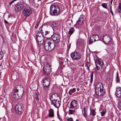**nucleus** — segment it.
<instances>
[{
	"mask_svg": "<svg viewBox=\"0 0 121 121\" xmlns=\"http://www.w3.org/2000/svg\"><path fill=\"white\" fill-rule=\"evenodd\" d=\"M51 66L49 64H47L43 67V73L46 75H49L51 72Z\"/></svg>",
	"mask_w": 121,
	"mask_h": 121,
	"instance_id": "0eeeda50",
	"label": "nucleus"
},
{
	"mask_svg": "<svg viewBox=\"0 0 121 121\" xmlns=\"http://www.w3.org/2000/svg\"><path fill=\"white\" fill-rule=\"evenodd\" d=\"M44 36L40 32H38L36 34V39L38 44L39 46L42 45L43 43Z\"/></svg>",
	"mask_w": 121,
	"mask_h": 121,
	"instance_id": "20e7f679",
	"label": "nucleus"
},
{
	"mask_svg": "<svg viewBox=\"0 0 121 121\" xmlns=\"http://www.w3.org/2000/svg\"><path fill=\"white\" fill-rule=\"evenodd\" d=\"M31 13V9L30 8H26L24 9L23 13L25 16L27 17L30 15Z\"/></svg>",
	"mask_w": 121,
	"mask_h": 121,
	"instance_id": "9d476101",
	"label": "nucleus"
},
{
	"mask_svg": "<svg viewBox=\"0 0 121 121\" xmlns=\"http://www.w3.org/2000/svg\"><path fill=\"white\" fill-rule=\"evenodd\" d=\"M76 121H79V120H78L77 119L76 120Z\"/></svg>",
	"mask_w": 121,
	"mask_h": 121,
	"instance_id": "0e129e2a",
	"label": "nucleus"
},
{
	"mask_svg": "<svg viewBox=\"0 0 121 121\" xmlns=\"http://www.w3.org/2000/svg\"><path fill=\"white\" fill-rule=\"evenodd\" d=\"M4 55V54L3 52H0V60L1 59L3 58Z\"/></svg>",
	"mask_w": 121,
	"mask_h": 121,
	"instance_id": "c9c22d12",
	"label": "nucleus"
},
{
	"mask_svg": "<svg viewBox=\"0 0 121 121\" xmlns=\"http://www.w3.org/2000/svg\"><path fill=\"white\" fill-rule=\"evenodd\" d=\"M102 39L104 41L106 44H108L111 41L110 37L106 36L104 35L103 36Z\"/></svg>",
	"mask_w": 121,
	"mask_h": 121,
	"instance_id": "4468645a",
	"label": "nucleus"
},
{
	"mask_svg": "<svg viewBox=\"0 0 121 121\" xmlns=\"http://www.w3.org/2000/svg\"><path fill=\"white\" fill-rule=\"evenodd\" d=\"M77 102L75 100H73L70 102L69 108L71 109L74 108L77 106Z\"/></svg>",
	"mask_w": 121,
	"mask_h": 121,
	"instance_id": "f8f14e48",
	"label": "nucleus"
},
{
	"mask_svg": "<svg viewBox=\"0 0 121 121\" xmlns=\"http://www.w3.org/2000/svg\"><path fill=\"white\" fill-rule=\"evenodd\" d=\"M96 29L97 30H99L100 29V26H97L96 28Z\"/></svg>",
	"mask_w": 121,
	"mask_h": 121,
	"instance_id": "a18cd8bd",
	"label": "nucleus"
},
{
	"mask_svg": "<svg viewBox=\"0 0 121 121\" xmlns=\"http://www.w3.org/2000/svg\"><path fill=\"white\" fill-rule=\"evenodd\" d=\"M54 94H53V95H52L50 97V99H53V95H54Z\"/></svg>",
	"mask_w": 121,
	"mask_h": 121,
	"instance_id": "603ef678",
	"label": "nucleus"
},
{
	"mask_svg": "<svg viewBox=\"0 0 121 121\" xmlns=\"http://www.w3.org/2000/svg\"><path fill=\"white\" fill-rule=\"evenodd\" d=\"M89 62L88 61H87L86 62V63H85V65L87 67V68H86V69H87L88 70H89V67H88V64Z\"/></svg>",
	"mask_w": 121,
	"mask_h": 121,
	"instance_id": "e433bc0d",
	"label": "nucleus"
},
{
	"mask_svg": "<svg viewBox=\"0 0 121 121\" xmlns=\"http://www.w3.org/2000/svg\"><path fill=\"white\" fill-rule=\"evenodd\" d=\"M113 0H111V2H110L111 5H110L111 6V5H112V2Z\"/></svg>",
	"mask_w": 121,
	"mask_h": 121,
	"instance_id": "864d4df0",
	"label": "nucleus"
},
{
	"mask_svg": "<svg viewBox=\"0 0 121 121\" xmlns=\"http://www.w3.org/2000/svg\"><path fill=\"white\" fill-rule=\"evenodd\" d=\"M58 104H59V105H60V102L59 101H58Z\"/></svg>",
	"mask_w": 121,
	"mask_h": 121,
	"instance_id": "052dcab7",
	"label": "nucleus"
},
{
	"mask_svg": "<svg viewBox=\"0 0 121 121\" xmlns=\"http://www.w3.org/2000/svg\"><path fill=\"white\" fill-rule=\"evenodd\" d=\"M96 112L94 109H93L92 110H91L90 109V115L94 116Z\"/></svg>",
	"mask_w": 121,
	"mask_h": 121,
	"instance_id": "5701e85b",
	"label": "nucleus"
},
{
	"mask_svg": "<svg viewBox=\"0 0 121 121\" xmlns=\"http://www.w3.org/2000/svg\"><path fill=\"white\" fill-rule=\"evenodd\" d=\"M60 37L58 34H53L52 36V38L53 41L56 43H58L60 41Z\"/></svg>",
	"mask_w": 121,
	"mask_h": 121,
	"instance_id": "9b49d317",
	"label": "nucleus"
},
{
	"mask_svg": "<svg viewBox=\"0 0 121 121\" xmlns=\"http://www.w3.org/2000/svg\"><path fill=\"white\" fill-rule=\"evenodd\" d=\"M101 6L104 8L105 9H107V7L106 6L105 3H103L101 4Z\"/></svg>",
	"mask_w": 121,
	"mask_h": 121,
	"instance_id": "4c0bfd02",
	"label": "nucleus"
},
{
	"mask_svg": "<svg viewBox=\"0 0 121 121\" xmlns=\"http://www.w3.org/2000/svg\"><path fill=\"white\" fill-rule=\"evenodd\" d=\"M90 65H91V64H90V63L89 62V64H88V67H89Z\"/></svg>",
	"mask_w": 121,
	"mask_h": 121,
	"instance_id": "4d7b16f0",
	"label": "nucleus"
},
{
	"mask_svg": "<svg viewBox=\"0 0 121 121\" xmlns=\"http://www.w3.org/2000/svg\"><path fill=\"white\" fill-rule=\"evenodd\" d=\"M58 113H57V115L58 116Z\"/></svg>",
	"mask_w": 121,
	"mask_h": 121,
	"instance_id": "774afa93",
	"label": "nucleus"
},
{
	"mask_svg": "<svg viewBox=\"0 0 121 121\" xmlns=\"http://www.w3.org/2000/svg\"><path fill=\"white\" fill-rule=\"evenodd\" d=\"M116 81L117 83H119L120 82V80L118 76V73H117V74L116 76Z\"/></svg>",
	"mask_w": 121,
	"mask_h": 121,
	"instance_id": "a878e982",
	"label": "nucleus"
},
{
	"mask_svg": "<svg viewBox=\"0 0 121 121\" xmlns=\"http://www.w3.org/2000/svg\"><path fill=\"white\" fill-rule=\"evenodd\" d=\"M91 37L94 39V41H97L99 40V36L97 35H93Z\"/></svg>",
	"mask_w": 121,
	"mask_h": 121,
	"instance_id": "a211bd4d",
	"label": "nucleus"
},
{
	"mask_svg": "<svg viewBox=\"0 0 121 121\" xmlns=\"http://www.w3.org/2000/svg\"><path fill=\"white\" fill-rule=\"evenodd\" d=\"M61 62V63L62 64V65H65V64H64V62H65V61H64L63 60H62Z\"/></svg>",
	"mask_w": 121,
	"mask_h": 121,
	"instance_id": "de8ad7c7",
	"label": "nucleus"
},
{
	"mask_svg": "<svg viewBox=\"0 0 121 121\" xmlns=\"http://www.w3.org/2000/svg\"><path fill=\"white\" fill-rule=\"evenodd\" d=\"M39 25V22H37L35 26V28H37Z\"/></svg>",
	"mask_w": 121,
	"mask_h": 121,
	"instance_id": "37998d69",
	"label": "nucleus"
},
{
	"mask_svg": "<svg viewBox=\"0 0 121 121\" xmlns=\"http://www.w3.org/2000/svg\"><path fill=\"white\" fill-rule=\"evenodd\" d=\"M106 112V110L105 109H103L101 112V114L102 116H104Z\"/></svg>",
	"mask_w": 121,
	"mask_h": 121,
	"instance_id": "c85d7f7f",
	"label": "nucleus"
},
{
	"mask_svg": "<svg viewBox=\"0 0 121 121\" xmlns=\"http://www.w3.org/2000/svg\"><path fill=\"white\" fill-rule=\"evenodd\" d=\"M79 39L78 40V42H79Z\"/></svg>",
	"mask_w": 121,
	"mask_h": 121,
	"instance_id": "69168bd1",
	"label": "nucleus"
},
{
	"mask_svg": "<svg viewBox=\"0 0 121 121\" xmlns=\"http://www.w3.org/2000/svg\"><path fill=\"white\" fill-rule=\"evenodd\" d=\"M52 104H53L54 106L56 108H57V107L56 105V104H55V103H53Z\"/></svg>",
	"mask_w": 121,
	"mask_h": 121,
	"instance_id": "8fccbe9b",
	"label": "nucleus"
},
{
	"mask_svg": "<svg viewBox=\"0 0 121 121\" xmlns=\"http://www.w3.org/2000/svg\"><path fill=\"white\" fill-rule=\"evenodd\" d=\"M115 95L118 98L121 95V88L120 87L117 88L115 92Z\"/></svg>",
	"mask_w": 121,
	"mask_h": 121,
	"instance_id": "2eb2a0df",
	"label": "nucleus"
},
{
	"mask_svg": "<svg viewBox=\"0 0 121 121\" xmlns=\"http://www.w3.org/2000/svg\"><path fill=\"white\" fill-rule=\"evenodd\" d=\"M1 74V73L0 72V79H1V76H0Z\"/></svg>",
	"mask_w": 121,
	"mask_h": 121,
	"instance_id": "e2e57ef3",
	"label": "nucleus"
},
{
	"mask_svg": "<svg viewBox=\"0 0 121 121\" xmlns=\"http://www.w3.org/2000/svg\"><path fill=\"white\" fill-rule=\"evenodd\" d=\"M57 100V99H56V100H55V101H54L53 102L54 103H56V101Z\"/></svg>",
	"mask_w": 121,
	"mask_h": 121,
	"instance_id": "6e6d98bb",
	"label": "nucleus"
},
{
	"mask_svg": "<svg viewBox=\"0 0 121 121\" xmlns=\"http://www.w3.org/2000/svg\"><path fill=\"white\" fill-rule=\"evenodd\" d=\"M75 112V110L69 109V114H74Z\"/></svg>",
	"mask_w": 121,
	"mask_h": 121,
	"instance_id": "bb28decb",
	"label": "nucleus"
},
{
	"mask_svg": "<svg viewBox=\"0 0 121 121\" xmlns=\"http://www.w3.org/2000/svg\"><path fill=\"white\" fill-rule=\"evenodd\" d=\"M71 57L75 60H78L80 59L81 57L80 53L77 52L72 53L70 54Z\"/></svg>",
	"mask_w": 121,
	"mask_h": 121,
	"instance_id": "1a4fd4ad",
	"label": "nucleus"
},
{
	"mask_svg": "<svg viewBox=\"0 0 121 121\" xmlns=\"http://www.w3.org/2000/svg\"><path fill=\"white\" fill-rule=\"evenodd\" d=\"M118 108L121 110V102H120L118 104Z\"/></svg>",
	"mask_w": 121,
	"mask_h": 121,
	"instance_id": "a19ab883",
	"label": "nucleus"
},
{
	"mask_svg": "<svg viewBox=\"0 0 121 121\" xmlns=\"http://www.w3.org/2000/svg\"><path fill=\"white\" fill-rule=\"evenodd\" d=\"M83 23V22H81L80 21H79V20H78V21L76 22V24H78L79 25H82Z\"/></svg>",
	"mask_w": 121,
	"mask_h": 121,
	"instance_id": "473e14b6",
	"label": "nucleus"
},
{
	"mask_svg": "<svg viewBox=\"0 0 121 121\" xmlns=\"http://www.w3.org/2000/svg\"><path fill=\"white\" fill-rule=\"evenodd\" d=\"M13 0L12 1H11L10 3H9V5H8V4H7V3H5V5L6 6V5H7V7H9V5H11V4H13L14 2L15 1V0Z\"/></svg>",
	"mask_w": 121,
	"mask_h": 121,
	"instance_id": "7c9ffc66",
	"label": "nucleus"
},
{
	"mask_svg": "<svg viewBox=\"0 0 121 121\" xmlns=\"http://www.w3.org/2000/svg\"><path fill=\"white\" fill-rule=\"evenodd\" d=\"M4 82L3 80L0 79V88L4 85Z\"/></svg>",
	"mask_w": 121,
	"mask_h": 121,
	"instance_id": "2f4dec72",
	"label": "nucleus"
},
{
	"mask_svg": "<svg viewBox=\"0 0 121 121\" xmlns=\"http://www.w3.org/2000/svg\"><path fill=\"white\" fill-rule=\"evenodd\" d=\"M80 40V41H82V40Z\"/></svg>",
	"mask_w": 121,
	"mask_h": 121,
	"instance_id": "338daca9",
	"label": "nucleus"
},
{
	"mask_svg": "<svg viewBox=\"0 0 121 121\" xmlns=\"http://www.w3.org/2000/svg\"><path fill=\"white\" fill-rule=\"evenodd\" d=\"M60 8L58 6L52 4L50 7V14L53 16H57L60 13Z\"/></svg>",
	"mask_w": 121,
	"mask_h": 121,
	"instance_id": "7ed1b4c3",
	"label": "nucleus"
},
{
	"mask_svg": "<svg viewBox=\"0 0 121 121\" xmlns=\"http://www.w3.org/2000/svg\"><path fill=\"white\" fill-rule=\"evenodd\" d=\"M24 7V3L22 2L21 1L17 3L15 5V7L16 11L17 12L21 11Z\"/></svg>",
	"mask_w": 121,
	"mask_h": 121,
	"instance_id": "6e6552de",
	"label": "nucleus"
},
{
	"mask_svg": "<svg viewBox=\"0 0 121 121\" xmlns=\"http://www.w3.org/2000/svg\"><path fill=\"white\" fill-rule=\"evenodd\" d=\"M4 23L6 24H8V23L7 21L5 20L4 19Z\"/></svg>",
	"mask_w": 121,
	"mask_h": 121,
	"instance_id": "3c124183",
	"label": "nucleus"
},
{
	"mask_svg": "<svg viewBox=\"0 0 121 121\" xmlns=\"http://www.w3.org/2000/svg\"><path fill=\"white\" fill-rule=\"evenodd\" d=\"M68 121H73L72 120V118L71 117L68 118Z\"/></svg>",
	"mask_w": 121,
	"mask_h": 121,
	"instance_id": "49530a36",
	"label": "nucleus"
},
{
	"mask_svg": "<svg viewBox=\"0 0 121 121\" xmlns=\"http://www.w3.org/2000/svg\"><path fill=\"white\" fill-rule=\"evenodd\" d=\"M112 6L111 5H110V11L111 13V14L112 16H113V12L112 11Z\"/></svg>",
	"mask_w": 121,
	"mask_h": 121,
	"instance_id": "79ce46f5",
	"label": "nucleus"
},
{
	"mask_svg": "<svg viewBox=\"0 0 121 121\" xmlns=\"http://www.w3.org/2000/svg\"><path fill=\"white\" fill-rule=\"evenodd\" d=\"M36 96L35 98V101L36 102L35 100H36V102L37 103H38L39 102V94L38 93H36Z\"/></svg>",
	"mask_w": 121,
	"mask_h": 121,
	"instance_id": "393cba45",
	"label": "nucleus"
},
{
	"mask_svg": "<svg viewBox=\"0 0 121 121\" xmlns=\"http://www.w3.org/2000/svg\"><path fill=\"white\" fill-rule=\"evenodd\" d=\"M49 113L48 115L50 117H53L54 116V112L53 109H50L49 110Z\"/></svg>",
	"mask_w": 121,
	"mask_h": 121,
	"instance_id": "dca6fc26",
	"label": "nucleus"
},
{
	"mask_svg": "<svg viewBox=\"0 0 121 121\" xmlns=\"http://www.w3.org/2000/svg\"><path fill=\"white\" fill-rule=\"evenodd\" d=\"M79 21H80L81 22H83L84 21L83 20V17L82 16H81L78 19Z\"/></svg>",
	"mask_w": 121,
	"mask_h": 121,
	"instance_id": "58836bf2",
	"label": "nucleus"
},
{
	"mask_svg": "<svg viewBox=\"0 0 121 121\" xmlns=\"http://www.w3.org/2000/svg\"><path fill=\"white\" fill-rule=\"evenodd\" d=\"M24 106L22 103H19L16 105L15 109L16 112L19 114L22 113L24 110Z\"/></svg>",
	"mask_w": 121,
	"mask_h": 121,
	"instance_id": "423d86ee",
	"label": "nucleus"
},
{
	"mask_svg": "<svg viewBox=\"0 0 121 121\" xmlns=\"http://www.w3.org/2000/svg\"><path fill=\"white\" fill-rule=\"evenodd\" d=\"M95 88L96 94L99 96H102L105 93L103 85L100 82L97 83Z\"/></svg>",
	"mask_w": 121,
	"mask_h": 121,
	"instance_id": "f257e3e1",
	"label": "nucleus"
},
{
	"mask_svg": "<svg viewBox=\"0 0 121 121\" xmlns=\"http://www.w3.org/2000/svg\"><path fill=\"white\" fill-rule=\"evenodd\" d=\"M51 41L50 39H47L45 41L44 47L45 50L47 51H51L54 48L55 43H51Z\"/></svg>",
	"mask_w": 121,
	"mask_h": 121,
	"instance_id": "f03ea898",
	"label": "nucleus"
},
{
	"mask_svg": "<svg viewBox=\"0 0 121 121\" xmlns=\"http://www.w3.org/2000/svg\"><path fill=\"white\" fill-rule=\"evenodd\" d=\"M54 101H55V99H53V100H52V99H51V101L52 102V104L53 103V102Z\"/></svg>",
	"mask_w": 121,
	"mask_h": 121,
	"instance_id": "09e8293b",
	"label": "nucleus"
},
{
	"mask_svg": "<svg viewBox=\"0 0 121 121\" xmlns=\"http://www.w3.org/2000/svg\"><path fill=\"white\" fill-rule=\"evenodd\" d=\"M117 12L120 13L121 12V3H120L119 4L118 6L117 10Z\"/></svg>",
	"mask_w": 121,
	"mask_h": 121,
	"instance_id": "aec40b11",
	"label": "nucleus"
},
{
	"mask_svg": "<svg viewBox=\"0 0 121 121\" xmlns=\"http://www.w3.org/2000/svg\"><path fill=\"white\" fill-rule=\"evenodd\" d=\"M44 31V30H43L42 29H41L40 30V31H41V32L40 33H41L42 31Z\"/></svg>",
	"mask_w": 121,
	"mask_h": 121,
	"instance_id": "5fc2aeb1",
	"label": "nucleus"
},
{
	"mask_svg": "<svg viewBox=\"0 0 121 121\" xmlns=\"http://www.w3.org/2000/svg\"><path fill=\"white\" fill-rule=\"evenodd\" d=\"M52 25L53 27H56L57 25V22L56 21H54L52 22Z\"/></svg>",
	"mask_w": 121,
	"mask_h": 121,
	"instance_id": "cd10ccee",
	"label": "nucleus"
},
{
	"mask_svg": "<svg viewBox=\"0 0 121 121\" xmlns=\"http://www.w3.org/2000/svg\"><path fill=\"white\" fill-rule=\"evenodd\" d=\"M24 92V90H21L17 92V96L19 98H20L22 96Z\"/></svg>",
	"mask_w": 121,
	"mask_h": 121,
	"instance_id": "f3484780",
	"label": "nucleus"
},
{
	"mask_svg": "<svg viewBox=\"0 0 121 121\" xmlns=\"http://www.w3.org/2000/svg\"><path fill=\"white\" fill-rule=\"evenodd\" d=\"M84 112L83 113V116L86 118V116L85 108H84Z\"/></svg>",
	"mask_w": 121,
	"mask_h": 121,
	"instance_id": "ea45409f",
	"label": "nucleus"
},
{
	"mask_svg": "<svg viewBox=\"0 0 121 121\" xmlns=\"http://www.w3.org/2000/svg\"><path fill=\"white\" fill-rule=\"evenodd\" d=\"M66 60L67 61H69V60H68V59H66Z\"/></svg>",
	"mask_w": 121,
	"mask_h": 121,
	"instance_id": "680f3d73",
	"label": "nucleus"
},
{
	"mask_svg": "<svg viewBox=\"0 0 121 121\" xmlns=\"http://www.w3.org/2000/svg\"><path fill=\"white\" fill-rule=\"evenodd\" d=\"M93 73L94 72H92L91 73V75L90 82L91 83H92V82Z\"/></svg>",
	"mask_w": 121,
	"mask_h": 121,
	"instance_id": "c756f323",
	"label": "nucleus"
},
{
	"mask_svg": "<svg viewBox=\"0 0 121 121\" xmlns=\"http://www.w3.org/2000/svg\"><path fill=\"white\" fill-rule=\"evenodd\" d=\"M94 39L92 38L91 36L90 37L89 40V43L90 44H91L92 43L93 41H94Z\"/></svg>",
	"mask_w": 121,
	"mask_h": 121,
	"instance_id": "72a5a7b5",
	"label": "nucleus"
},
{
	"mask_svg": "<svg viewBox=\"0 0 121 121\" xmlns=\"http://www.w3.org/2000/svg\"><path fill=\"white\" fill-rule=\"evenodd\" d=\"M17 94H16V93H14V91L13 94V97L14 99L16 100L17 99Z\"/></svg>",
	"mask_w": 121,
	"mask_h": 121,
	"instance_id": "f704fd0d",
	"label": "nucleus"
},
{
	"mask_svg": "<svg viewBox=\"0 0 121 121\" xmlns=\"http://www.w3.org/2000/svg\"><path fill=\"white\" fill-rule=\"evenodd\" d=\"M43 88L45 91H47L49 89L50 80L48 78H46L43 80Z\"/></svg>",
	"mask_w": 121,
	"mask_h": 121,
	"instance_id": "39448f33",
	"label": "nucleus"
},
{
	"mask_svg": "<svg viewBox=\"0 0 121 121\" xmlns=\"http://www.w3.org/2000/svg\"><path fill=\"white\" fill-rule=\"evenodd\" d=\"M15 88L14 91V93H16V94L18 91L24 90L23 87L21 85H18L16 86L15 87Z\"/></svg>",
	"mask_w": 121,
	"mask_h": 121,
	"instance_id": "ddd939ff",
	"label": "nucleus"
},
{
	"mask_svg": "<svg viewBox=\"0 0 121 121\" xmlns=\"http://www.w3.org/2000/svg\"><path fill=\"white\" fill-rule=\"evenodd\" d=\"M95 65L97 70H99L100 69L99 67V66H97L96 64Z\"/></svg>",
	"mask_w": 121,
	"mask_h": 121,
	"instance_id": "c03bdc74",
	"label": "nucleus"
},
{
	"mask_svg": "<svg viewBox=\"0 0 121 121\" xmlns=\"http://www.w3.org/2000/svg\"><path fill=\"white\" fill-rule=\"evenodd\" d=\"M77 90L78 91L79 90V88H77Z\"/></svg>",
	"mask_w": 121,
	"mask_h": 121,
	"instance_id": "bf43d9fd",
	"label": "nucleus"
},
{
	"mask_svg": "<svg viewBox=\"0 0 121 121\" xmlns=\"http://www.w3.org/2000/svg\"><path fill=\"white\" fill-rule=\"evenodd\" d=\"M41 33L46 38H48V37L46 36L49 34L50 32L47 31H42Z\"/></svg>",
	"mask_w": 121,
	"mask_h": 121,
	"instance_id": "6ab92c4d",
	"label": "nucleus"
},
{
	"mask_svg": "<svg viewBox=\"0 0 121 121\" xmlns=\"http://www.w3.org/2000/svg\"><path fill=\"white\" fill-rule=\"evenodd\" d=\"M97 64L100 66L101 68L103 65V61H102L101 62V61L98 60L97 61Z\"/></svg>",
	"mask_w": 121,
	"mask_h": 121,
	"instance_id": "b1692460",
	"label": "nucleus"
},
{
	"mask_svg": "<svg viewBox=\"0 0 121 121\" xmlns=\"http://www.w3.org/2000/svg\"><path fill=\"white\" fill-rule=\"evenodd\" d=\"M74 32V28L73 27H72L70 29L69 32V37Z\"/></svg>",
	"mask_w": 121,
	"mask_h": 121,
	"instance_id": "412c9836",
	"label": "nucleus"
},
{
	"mask_svg": "<svg viewBox=\"0 0 121 121\" xmlns=\"http://www.w3.org/2000/svg\"><path fill=\"white\" fill-rule=\"evenodd\" d=\"M76 91V88H73V89H71L69 92V95H71L72 94V93Z\"/></svg>",
	"mask_w": 121,
	"mask_h": 121,
	"instance_id": "4be33fe9",
	"label": "nucleus"
},
{
	"mask_svg": "<svg viewBox=\"0 0 121 121\" xmlns=\"http://www.w3.org/2000/svg\"><path fill=\"white\" fill-rule=\"evenodd\" d=\"M2 64H1L0 65V68H1V66L2 65Z\"/></svg>",
	"mask_w": 121,
	"mask_h": 121,
	"instance_id": "13d9d810",
	"label": "nucleus"
}]
</instances>
